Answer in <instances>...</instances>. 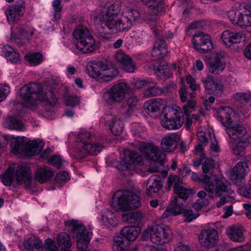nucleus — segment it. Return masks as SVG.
I'll return each instance as SVG.
<instances>
[{
	"instance_id": "nucleus-1",
	"label": "nucleus",
	"mask_w": 251,
	"mask_h": 251,
	"mask_svg": "<svg viewBox=\"0 0 251 251\" xmlns=\"http://www.w3.org/2000/svg\"><path fill=\"white\" fill-rule=\"evenodd\" d=\"M140 16V13L136 10H124L120 0L108 1L100 13L94 18L95 22L99 21L101 24L96 33L99 38L107 39L104 27L113 33L127 31L131 27L132 22Z\"/></svg>"
},
{
	"instance_id": "nucleus-2",
	"label": "nucleus",
	"mask_w": 251,
	"mask_h": 251,
	"mask_svg": "<svg viewBox=\"0 0 251 251\" xmlns=\"http://www.w3.org/2000/svg\"><path fill=\"white\" fill-rule=\"evenodd\" d=\"M20 95L25 107L30 108L41 101L45 102L46 109L49 111L51 110L52 106L57 101L51 90L48 89L43 91L42 86L35 83H29L22 87L20 89Z\"/></svg>"
},
{
	"instance_id": "nucleus-3",
	"label": "nucleus",
	"mask_w": 251,
	"mask_h": 251,
	"mask_svg": "<svg viewBox=\"0 0 251 251\" xmlns=\"http://www.w3.org/2000/svg\"><path fill=\"white\" fill-rule=\"evenodd\" d=\"M86 71L90 77L100 82L110 81L118 74L117 69L107 60L90 62L87 65Z\"/></svg>"
},
{
	"instance_id": "nucleus-4",
	"label": "nucleus",
	"mask_w": 251,
	"mask_h": 251,
	"mask_svg": "<svg viewBox=\"0 0 251 251\" xmlns=\"http://www.w3.org/2000/svg\"><path fill=\"white\" fill-rule=\"evenodd\" d=\"M141 205L138 196L128 190H119L113 195L111 206L118 212L139 207Z\"/></svg>"
},
{
	"instance_id": "nucleus-5",
	"label": "nucleus",
	"mask_w": 251,
	"mask_h": 251,
	"mask_svg": "<svg viewBox=\"0 0 251 251\" xmlns=\"http://www.w3.org/2000/svg\"><path fill=\"white\" fill-rule=\"evenodd\" d=\"M78 138L80 141L77 143L76 150L81 157L97 155L103 148L101 144L95 142V136L90 132H81Z\"/></svg>"
},
{
	"instance_id": "nucleus-6",
	"label": "nucleus",
	"mask_w": 251,
	"mask_h": 251,
	"mask_svg": "<svg viewBox=\"0 0 251 251\" xmlns=\"http://www.w3.org/2000/svg\"><path fill=\"white\" fill-rule=\"evenodd\" d=\"M67 230L75 234L77 247L78 251H89L87 249L92 236V233L88 231L82 223L77 220H68L65 222Z\"/></svg>"
},
{
	"instance_id": "nucleus-7",
	"label": "nucleus",
	"mask_w": 251,
	"mask_h": 251,
	"mask_svg": "<svg viewBox=\"0 0 251 251\" xmlns=\"http://www.w3.org/2000/svg\"><path fill=\"white\" fill-rule=\"evenodd\" d=\"M76 40V48L83 53L93 52L96 49L95 41L89 30L82 25L77 26L73 32Z\"/></svg>"
},
{
	"instance_id": "nucleus-8",
	"label": "nucleus",
	"mask_w": 251,
	"mask_h": 251,
	"mask_svg": "<svg viewBox=\"0 0 251 251\" xmlns=\"http://www.w3.org/2000/svg\"><path fill=\"white\" fill-rule=\"evenodd\" d=\"M184 122V113L180 109L168 106L164 109L162 116L161 125L169 130L180 128Z\"/></svg>"
},
{
	"instance_id": "nucleus-9",
	"label": "nucleus",
	"mask_w": 251,
	"mask_h": 251,
	"mask_svg": "<svg viewBox=\"0 0 251 251\" xmlns=\"http://www.w3.org/2000/svg\"><path fill=\"white\" fill-rule=\"evenodd\" d=\"M138 226H125L121 230L120 235L115 237L113 248L116 251H125L130 245V242L135 240L140 232Z\"/></svg>"
},
{
	"instance_id": "nucleus-10",
	"label": "nucleus",
	"mask_w": 251,
	"mask_h": 251,
	"mask_svg": "<svg viewBox=\"0 0 251 251\" xmlns=\"http://www.w3.org/2000/svg\"><path fill=\"white\" fill-rule=\"evenodd\" d=\"M200 180L205 184V190L210 194L215 192L216 197H219L223 195L229 196L234 193L230 188V183L225 178L215 179V184L210 182V178L207 175Z\"/></svg>"
},
{
	"instance_id": "nucleus-11",
	"label": "nucleus",
	"mask_w": 251,
	"mask_h": 251,
	"mask_svg": "<svg viewBox=\"0 0 251 251\" xmlns=\"http://www.w3.org/2000/svg\"><path fill=\"white\" fill-rule=\"evenodd\" d=\"M44 144L41 141L34 140L25 142L23 139H16L11 146L12 151L15 154L24 153L27 156H33L39 153L43 149Z\"/></svg>"
},
{
	"instance_id": "nucleus-12",
	"label": "nucleus",
	"mask_w": 251,
	"mask_h": 251,
	"mask_svg": "<svg viewBox=\"0 0 251 251\" xmlns=\"http://www.w3.org/2000/svg\"><path fill=\"white\" fill-rule=\"evenodd\" d=\"M146 232L150 235L151 241L158 245L168 243L172 238V230L164 225H155L149 228Z\"/></svg>"
},
{
	"instance_id": "nucleus-13",
	"label": "nucleus",
	"mask_w": 251,
	"mask_h": 251,
	"mask_svg": "<svg viewBox=\"0 0 251 251\" xmlns=\"http://www.w3.org/2000/svg\"><path fill=\"white\" fill-rule=\"evenodd\" d=\"M227 15L234 25L242 28L251 26V10L250 9L230 10L227 12Z\"/></svg>"
},
{
	"instance_id": "nucleus-14",
	"label": "nucleus",
	"mask_w": 251,
	"mask_h": 251,
	"mask_svg": "<svg viewBox=\"0 0 251 251\" xmlns=\"http://www.w3.org/2000/svg\"><path fill=\"white\" fill-rule=\"evenodd\" d=\"M126 84L124 82L114 84L103 94V99L109 104L121 102L125 97Z\"/></svg>"
},
{
	"instance_id": "nucleus-15",
	"label": "nucleus",
	"mask_w": 251,
	"mask_h": 251,
	"mask_svg": "<svg viewBox=\"0 0 251 251\" xmlns=\"http://www.w3.org/2000/svg\"><path fill=\"white\" fill-rule=\"evenodd\" d=\"M226 131L235 142L244 141L246 144L248 141H251L250 135L248 133L247 129L242 125L232 123L226 128Z\"/></svg>"
},
{
	"instance_id": "nucleus-16",
	"label": "nucleus",
	"mask_w": 251,
	"mask_h": 251,
	"mask_svg": "<svg viewBox=\"0 0 251 251\" xmlns=\"http://www.w3.org/2000/svg\"><path fill=\"white\" fill-rule=\"evenodd\" d=\"M121 160L117 166L121 171L130 169L129 165L131 164H140L142 161V157L140 153L127 150L121 154Z\"/></svg>"
},
{
	"instance_id": "nucleus-17",
	"label": "nucleus",
	"mask_w": 251,
	"mask_h": 251,
	"mask_svg": "<svg viewBox=\"0 0 251 251\" xmlns=\"http://www.w3.org/2000/svg\"><path fill=\"white\" fill-rule=\"evenodd\" d=\"M249 171L246 162H240L232 169L230 177L233 182L239 188L245 187V177Z\"/></svg>"
},
{
	"instance_id": "nucleus-18",
	"label": "nucleus",
	"mask_w": 251,
	"mask_h": 251,
	"mask_svg": "<svg viewBox=\"0 0 251 251\" xmlns=\"http://www.w3.org/2000/svg\"><path fill=\"white\" fill-rule=\"evenodd\" d=\"M192 42L195 49L200 53H207L213 48L210 37L202 32L196 33Z\"/></svg>"
},
{
	"instance_id": "nucleus-19",
	"label": "nucleus",
	"mask_w": 251,
	"mask_h": 251,
	"mask_svg": "<svg viewBox=\"0 0 251 251\" xmlns=\"http://www.w3.org/2000/svg\"><path fill=\"white\" fill-rule=\"evenodd\" d=\"M225 55V52L221 50L211 54L208 62V69L210 73L217 75L223 71L225 68L223 59Z\"/></svg>"
},
{
	"instance_id": "nucleus-20",
	"label": "nucleus",
	"mask_w": 251,
	"mask_h": 251,
	"mask_svg": "<svg viewBox=\"0 0 251 251\" xmlns=\"http://www.w3.org/2000/svg\"><path fill=\"white\" fill-rule=\"evenodd\" d=\"M139 149L140 151L149 160L162 162L164 159L165 155L162 151L152 144H142Z\"/></svg>"
},
{
	"instance_id": "nucleus-21",
	"label": "nucleus",
	"mask_w": 251,
	"mask_h": 251,
	"mask_svg": "<svg viewBox=\"0 0 251 251\" xmlns=\"http://www.w3.org/2000/svg\"><path fill=\"white\" fill-rule=\"evenodd\" d=\"M202 82L204 84V87L208 94L219 96L223 91V85L220 80L215 79L213 76L208 75L202 79Z\"/></svg>"
},
{
	"instance_id": "nucleus-22",
	"label": "nucleus",
	"mask_w": 251,
	"mask_h": 251,
	"mask_svg": "<svg viewBox=\"0 0 251 251\" xmlns=\"http://www.w3.org/2000/svg\"><path fill=\"white\" fill-rule=\"evenodd\" d=\"M218 239L217 231L212 228L202 230L199 237L200 244L202 246L207 248L214 247Z\"/></svg>"
},
{
	"instance_id": "nucleus-23",
	"label": "nucleus",
	"mask_w": 251,
	"mask_h": 251,
	"mask_svg": "<svg viewBox=\"0 0 251 251\" xmlns=\"http://www.w3.org/2000/svg\"><path fill=\"white\" fill-rule=\"evenodd\" d=\"M15 178L20 183H23L26 187L30 186L32 175L29 167L26 164L18 165L15 172Z\"/></svg>"
},
{
	"instance_id": "nucleus-24",
	"label": "nucleus",
	"mask_w": 251,
	"mask_h": 251,
	"mask_svg": "<svg viewBox=\"0 0 251 251\" xmlns=\"http://www.w3.org/2000/svg\"><path fill=\"white\" fill-rule=\"evenodd\" d=\"M25 2L21 1L13 5L10 6L5 11L9 22H14L18 20L25 11Z\"/></svg>"
},
{
	"instance_id": "nucleus-25",
	"label": "nucleus",
	"mask_w": 251,
	"mask_h": 251,
	"mask_svg": "<svg viewBox=\"0 0 251 251\" xmlns=\"http://www.w3.org/2000/svg\"><path fill=\"white\" fill-rule=\"evenodd\" d=\"M161 177L159 175H153L148 179L146 183L147 193L149 196H153L158 193L163 187Z\"/></svg>"
},
{
	"instance_id": "nucleus-26",
	"label": "nucleus",
	"mask_w": 251,
	"mask_h": 251,
	"mask_svg": "<svg viewBox=\"0 0 251 251\" xmlns=\"http://www.w3.org/2000/svg\"><path fill=\"white\" fill-rule=\"evenodd\" d=\"M33 31H27L25 29L20 28L16 33H11V41L16 44L19 47L24 46L25 44L24 40H29L33 35Z\"/></svg>"
},
{
	"instance_id": "nucleus-27",
	"label": "nucleus",
	"mask_w": 251,
	"mask_h": 251,
	"mask_svg": "<svg viewBox=\"0 0 251 251\" xmlns=\"http://www.w3.org/2000/svg\"><path fill=\"white\" fill-rule=\"evenodd\" d=\"M151 10L152 17H149L147 20L149 22H155L158 15L163 8V0H142Z\"/></svg>"
},
{
	"instance_id": "nucleus-28",
	"label": "nucleus",
	"mask_w": 251,
	"mask_h": 251,
	"mask_svg": "<svg viewBox=\"0 0 251 251\" xmlns=\"http://www.w3.org/2000/svg\"><path fill=\"white\" fill-rule=\"evenodd\" d=\"M104 118L106 122L109 124L110 130L114 135H119L122 133L124 125L120 118L112 115H107Z\"/></svg>"
},
{
	"instance_id": "nucleus-29",
	"label": "nucleus",
	"mask_w": 251,
	"mask_h": 251,
	"mask_svg": "<svg viewBox=\"0 0 251 251\" xmlns=\"http://www.w3.org/2000/svg\"><path fill=\"white\" fill-rule=\"evenodd\" d=\"M233 112L232 109L227 106L220 107L217 110V118L225 128L233 123L231 121V116Z\"/></svg>"
},
{
	"instance_id": "nucleus-30",
	"label": "nucleus",
	"mask_w": 251,
	"mask_h": 251,
	"mask_svg": "<svg viewBox=\"0 0 251 251\" xmlns=\"http://www.w3.org/2000/svg\"><path fill=\"white\" fill-rule=\"evenodd\" d=\"M243 38V34L241 32H233L229 30H225L221 36L225 44L228 47L233 44L239 43Z\"/></svg>"
},
{
	"instance_id": "nucleus-31",
	"label": "nucleus",
	"mask_w": 251,
	"mask_h": 251,
	"mask_svg": "<svg viewBox=\"0 0 251 251\" xmlns=\"http://www.w3.org/2000/svg\"><path fill=\"white\" fill-rule=\"evenodd\" d=\"M180 135L176 133L163 137L161 141V146L165 151L171 152L174 151L176 147V143L180 140Z\"/></svg>"
},
{
	"instance_id": "nucleus-32",
	"label": "nucleus",
	"mask_w": 251,
	"mask_h": 251,
	"mask_svg": "<svg viewBox=\"0 0 251 251\" xmlns=\"http://www.w3.org/2000/svg\"><path fill=\"white\" fill-rule=\"evenodd\" d=\"M53 176L52 170L48 166L38 168L34 175L35 179L41 183H46L51 179Z\"/></svg>"
},
{
	"instance_id": "nucleus-33",
	"label": "nucleus",
	"mask_w": 251,
	"mask_h": 251,
	"mask_svg": "<svg viewBox=\"0 0 251 251\" xmlns=\"http://www.w3.org/2000/svg\"><path fill=\"white\" fill-rule=\"evenodd\" d=\"M116 59L120 63L122 68L126 72L132 73L134 71V64L129 56L119 52L116 55Z\"/></svg>"
},
{
	"instance_id": "nucleus-34",
	"label": "nucleus",
	"mask_w": 251,
	"mask_h": 251,
	"mask_svg": "<svg viewBox=\"0 0 251 251\" xmlns=\"http://www.w3.org/2000/svg\"><path fill=\"white\" fill-rule=\"evenodd\" d=\"M163 106V100L160 99H153L146 102L144 104V108L150 114L159 111Z\"/></svg>"
},
{
	"instance_id": "nucleus-35",
	"label": "nucleus",
	"mask_w": 251,
	"mask_h": 251,
	"mask_svg": "<svg viewBox=\"0 0 251 251\" xmlns=\"http://www.w3.org/2000/svg\"><path fill=\"white\" fill-rule=\"evenodd\" d=\"M58 245L61 247L60 251H71V239L69 234L65 232L60 233L57 240Z\"/></svg>"
},
{
	"instance_id": "nucleus-36",
	"label": "nucleus",
	"mask_w": 251,
	"mask_h": 251,
	"mask_svg": "<svg viewBox=\"0 0 251 251\" xmlns=\"http://www.w3.org/2000/svg\"><path fill=\"white\" fill-rule=\"evenodd\" d=\"M4 126L9 129L22 131L24 129L23 122L13 117H7L5 119Z\"/></svg>"
},
{
	"instance_id": "nucleus-37",
	"label": "nucleus",
	"mask_w": 251,
	"mask_h": 251,
	"mask_svg": "<svg viewBox=\"0 0 251 251\" xmlns=\"http://www.w3.org/2000/svg\"><path fill=\"white\" fill-rule=\"evenodd\" d=\"M228 237L233 241L241 242L244 238L241 229L235 226H231L226 232Z\"/></svg>"
},
{
	"instance_id": "nucleus-38",
	"label": "nucleus",
	"mask_w": 251,
	"mask_h": 251,
	"mask_svg": "<svg viewBox=\"0 0 251 251\" xmlns=\"http://www.w3.org/2000/svg\"><path fill=\"white\" fill-rule=\"evenodd\" d=\"M2 52L7 60L12 63H17L19 61V54L8 45H4L2 48Z\"/></svg>"
},
{
	"instance_id": "nucleus-39",
	"label": "nucleus",
	"mask_w": 251,
	"mask_h": 251,
	"mask_svg": "<svg viewBox=\"0 0 251 251\" xmlns=\"http://www.w3.org/2000/svg\"><path fill=\"white\" fill-rule=\"evenodd\" d=\"M156 83L151 82L150 85H148L144 92V95L146 97H155L163 93L165 89L156 86Z\"/></svg>"
},
{
	"instance_id": "nucleus-40",
	"label": "nucleus",
	"mask_w": 251,
	"mask_h": 251,
	"mask_svg": "<svg viewBox=\"0 0 251 251\" xmlns=\"http://www.w3.org/2000/svg\"><path fill=\"white\" fill-rule=\"evenodd\" d=\"M154 70L157 76L160 78H168L172 75L170 69L165 65L158 64L154 67Z\"/></svg>"
},
{
	"instance_id": "nucleus-41",
	"label": "nucleus",
	"mask_w": 251,
	"mask_h": 251,
	"mask_svg": "<svg viewBox=\"0 0 251 251\" xmlns=\"http://www.w3.org/2000/svg\"><path fill=\"white\" fill-rule=\"evenodd\" d=\"M142 217V214L139 212H130L124 214L123 215L124 221L129 223H135L136 222H140L141 220Z\"/></svg>"
},
{
	"instance_id": "nucleus-42",
	"label": "nucleus",
	"mask_w": 251,
	"mask_h": 251,
	"mask_svg": "<svg viewBox=\"0 0 251 251\" xmlns=\"http://www.w3.org/2000/svg\"><path fill=\"white\" fill-rule=\"evenodd\" d=\"M206 193L204 191H201L198 193L199 199L194 203V207L197 209H201L209 203V201L206 198Z\"/></svg>"
},
{
	"instance_id": "nucleus-43",
	"label": "nucleus",
	"mask_w": 251,
	"mask_h": 251,
	"mask_svg": "<svg viewBox=\"0 0 251 251\" xmlns=\"http://www.w3.org/2000/svg\"><path fill=\"white\" fill-rule=\"evenodd\" d=\"M169 206L173 213V216H175L182 213L184 210L183 204L182 203L178 202L176 197H175L173 199L169 205Z\"/></svg>"
},
{
	"instance_id": "nucleus-44",
	"label": "nucleus",
	"mask_w": 251,
	"mask_h": 251,
	"mask_svg": "<svg viewBox=\"0 0 251 251\" xmlns=\"http://www.w3.org/2000/svg\"><path fill=\"white\" fill-rule=\"evenodd\" d=\"M174 192L179 198L182 199H187L189 194L191 193V189H187L184 187L179 185L178 184H175L174 186Z\"/></svg>"
},
{
	"instance_id": "nucleus-45",
	"label": "nucleus",
	"mask_w": 251,
	"mask_h": 251,
	"mask_svg": "<svg viewBox=\"0 0 251 251\" xmlns=\"http://www.w3.org/2000/svg\"><path fill=\"white\" fill-rule=\"evenodd\" d=\"M153 32L156 35V41L154 46L160 48L167 49V46L164 40L165 34L163 32L158 31L155 28H152Z\"/></svg>"
},
{
	"instance_id": "nucleus-46",
	"label": "nucleus",
	"mask_w": 251,
	"mask_h": 251,
	"mask_svg": "<svg viewBox=\"0 0 251 251\" xmlns=\"http://www.w3.org/2000/svg\"><path fill=\"white\" fill-rule=\"evenodd\" d=\"M251 144V141H248L245 144L244 141L235 142V143L232 147V151L234 154L242 156L244 154V150L245 148Z\"/></svg>"
},
{
	"instance_id": "nucleus-47",
	"label": "nucleus",
	"mask_w": 251,
	"mask_h": 251,
	"mask_svg": "<svg viewBox=\"0 0 251 251\" xmlns=\"http://www.w3.org/2000/svg\"><path fill=\"white\" fill-rule=\"evenodd\" d=\"M28 63L33 66L40 64L42 61V55L39 52H35L26 55L25 57Z\"/></svg>"
},
{
	"instance_id": "nucleus-48",
	"label": "nucleus",
	"mask_w": 251,
	"mask_h": 251,
	"mask_svg": "<svg viewBox=\"0 0 251 251\" xmlns=\"http://www.w3.org/2000/svg\"><path fill=\"white\" fill-rule=\"evenodd\" d=\"M14 170L12 168H8L5 173L2 175V181L6 186H11L14 179Z\"/></svg>"
},
{
	"instance_id": "nucleus-49",
	"label": "nucleus",
	"mask_w": 251,
	"mask_h": 251,
	"mask_svg": "<svg viewBox=\"0 0 251 251\" xmlns=\"http://www.w3.org/2000/svg\"><path fill=\"white\" fill-rule=\"evenodd\" d=\"M215 168L214 161L211 159L205 158L202 162V170L204 174H212Z\"/></svg>"
},
{
	"instance_id": "nucleus-50",
	"label": "nucleus",
	"mask_w": 251,
	"mask_h": 251,
	"mask_svg": "<svg viewBox=\"0 0 251 251\" xmlns=\"http://www.w3.org/2000/svg\"><path fill=\"white\" fill-rule=\"evenodd\" d=\"M235 99L243 104H248L251 107V94L245 93H237L234 96Z\"/></svg>"
},
{
	"instance_id": "nucleus-51",
	"label": "nucleus",
	"mask_w": 251,
	"mask_h": 251,
	"mask_svg": "<svg viewBox=\"0 0 251 251\" xmlns=\"http://www.w3.org/2000/svg\"><path fill=\"white\" fill-rule=\"evenodd\" d=\"M167 53V49L154 46L151 56L155 58H163Z\"/></svg>"
},
{
	"instance_id": "nucleus-52",
	"label": "nucleus",
	"mask_w": 251,
	"mask_h": 251,
	"mask_svg": "<svg viewBox=\"0 0 251 251\" xmlns=\"http://www.w3.org/2000/svg\"><path fill=\"white\" fill-rule=\"evenodd\" d=\"M64 101L67 105L75 106L78 104L79 99L75 96L66 95L64 97Z\"/></svg>"
},
{
	"instance_id": "nucleus-53",
	"label": "nucleus",
	"mask_w": 251,
	"mask_h": 251,
	"mask_svg": "<svg viewBox=\"0 0 251 251\" xmlns=\"http://www.w3.org/2000/svg\"><path fill=\"white\" fill-rule=\"evenodd\" d=\"M49 162L57 168H60L62 165L63 161L60 156L54 155L49 159Z\"/></svg>"
},
{
	"instance_id": "nucleus-54",
	"label": "nucleus",
	"mask_w": 251,
	"mask_h": 251,
	"mask_svg": "<svg viewBox=\"0 0 251 251\" xmlns=\"http://www.w3.org/2000/svg\"><path fill=\"white\" fill-rule=\"evenodd\" d=\"M44 247L47 251H58V247L55 242L51 239L46 240Z\"/></svg>"
},
{
	"instance_id": "nucleus-55",
	"label": "nucleus",
	"mask_w": 251,
	"mask_h": 251,
	"mask_svg": "<svg viewBox=\"0 0 251 251\" xmlns=\"http://www.w3.org/2000/svg\"><path fill=\"white\" fill-rule=\"evenodd\" d=\"M133 110V109L124 102L121 107L120 112L125 117H129L131 115Z\"/></svg>"
},
{
	"instance_id": "nucleus-56",
	"label": "nucleus",
	"mask_w": 251,
	"mask_h": 251,
	"mask_svg": "<svg viewBox=\"0 0 251 251\" xmlns=\"http://www.w3.org/2000/svg\"><path fill=\"white\" fill-rule=\"evenodd\" d=\"M10 92L9 87L6 85H0V102L3 100Z\"/></svg>"
},
{
	"instance_id": "nucleus-57",
	"label": "nucleus",
	"mask_w": 251,
	"mask_h": 251,
	"mask_svg": "<svg viewBox=\"0 0 251 251\" xmlns=\"http://www.w3.org/2000/svg\"><path fill=\"white\" fill-rule=\"evenodd\" d=\"M68 176L69 174L66 171L59 172L56 174L55 181L57 183H61L64 181H66Z\"/></svg>"
},
{
	"instance_id": "nucleus-58",
	"label": "nucleus",
	"mask_w": 251,
	"mask_h": 251,
	"mask_svg": "<svg viewBox=\"0 0 251 251\" xmlns=\"http://www.w3.org/2000/svg\"><path fill=\"white\" fill-rule=\"evenodd\" d=\"M182 213L184 217L186 218L185 221L186 222H190L196 218V216H195L193 211L191 209L187 210L184 209Z\"/></svg>"
},
{
	"instance_id": "nucleus-59",
	"label": "nucleus",
	"mask_w": 251,
	"mask_h": 251,
	"mask_svg": "<svg viewBox=\"0 0 251 251\" xmlns=\"http://www.w3.org/2000/svg\"><path fill=\"white\" fill-rule=\"evenodd\" d=\"M138 102V99L136 96H130L125 102L128 106L131 107L132 109L137 105Z\"/></svg>"
},
{
	"instance_id": "nucleus-60",
	"label": "nucleus",
	"mask_w": 251,
	"mask_h": 251,
	"mask_svg": "<svg viewBox=\"0 0 251 251\" xmlns=\"http://www.w3.org/2000/svg\"><path fill=\"white\" fill-rule=\"evenodd\" d=\"M179 177L176 175H170L169 177L168 178V187L169 189H170L172 186L173 183H175V184H178L179 181Z\"/></svg>"
},
{
	"instance_id": "nucleus-61",
	"label": "nucleus",
	"mask_w": 251,
	"mask_h": 251,
	"mask_svg": "<svg viewBox=\"0 0 251 251\" xmlns=\"http://www.w3.org/2000/svg\"><path fill=\"white\" fill-rule=\"evenodd\" d=\"M187 88L185 86L182 85L179 90L180 98L182 102H185L186 100L187 97L186 96L187 93Z\"/></svg>"
},
{
	"instance_id": "nucleus-62",
	"label": "nucleus",
	"mask_w": 251,
	"mask_h": 251,
	"mask_svg": "<svg viewBox=\"0 0 251 251\" xmlns=\"http://www.w3.org/2000/svg\"><path fill=\"white\" fill-rule=\"evenodd\" d=\"M61 1L62 0H53L52 5L54 11H61L62 10Z\"/></svg>"
},
{
	"instance_id": "nucleus-63",
	"label": "nucleus",
	"mask_w": 251,
	"mask_h": 251,
	"mask_svg": "<svg viewBox=\"0 0 251 251\" xmlns=\"http://www.w3.org/2000/svg\"><path fill=\"white\" fill-rule=\"evenodd\" d=\"M229 196L226 195V196L222 197L219 201L216 202V205L218 207H220L224 205L226 202H228L230 200Z\"/></svg>"
},
{
	"instance_id": "nucleus-64",
	"label": "nucleus",
	"mask_w": 251,
	"mask_h": 251,
	"mask_svg": "<svg viewBox=\"0 0 251 251\" xmlns=\"http://www.w3.org/2000/svg\"><path fill=\"white\" fill-rule=\"evenodd\" d=\"M174 251H190V249L187 245L180 244V245L175 249Z\"/></svg>"
}]
</instances>
